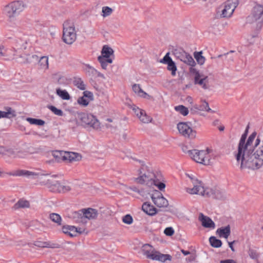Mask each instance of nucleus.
<instances>
[{
    "label": "nucleus",
    "instance_id": "1",
    "mask_svg": "<svg viewBox=\"0 0 263 263\" xmlns=\"http://www.w3.org/2000/svg\"><path fill=\"white\" fill-rule=\"evenodd\" d=\"M241 170H255L263 165V141L258 135L251 148H249L236 159Z\"/></svg>",
    "mask_w": 263,
    "mask_h": 263
},
{
    "label": "nucleus",
    "instance_id": "2",
    "mask_svg": "<svg viewBox=\"0 0 263 263\" xmlns=\"http://www.w3.org/2000/svg\"><path fill=\"white\" fill-rule=\"evenodd\" d=\"M248 135V129H246L245 133L241 135L238 145L237 150L234 153L236 159L239 160L241 155L254 143L256 140V133L253 132L247 139Z\"/></svg>",
    "mask_w": 263,
    "mask_h": 263
},
{
    "label": "nucleus",
    "instance_id": "3",
    "mask_svg": "<svg viewBox=\"0 0 263 263\" xmlns=\"http://www.w3.org/2000/svg\"><path fill=\"white\" fill-rule=\"evenodd\" d=\"M141 167L139 170V177L136 178V181L140 184H146L148 185H153L156 177L158 172H154L152 169L144 164L143 162L139 161Z\"/></svg>",
    "mask_w": 263,
    "mask_h": 263
},
{
    "label": "nucleus",
    "instance_id": "4",
    "mask_svg": "<svg viewBox=\"0 0 263 263\" xmlns=\"http://www.w3.org/2000/svg\"><path fill=\"white\" fill-rule=\"evenodd\" d=\"M143 254L147 258L153 260H158L164 262L166 260H171L172 256L169 254H163L156 251L154 248L149 244H145L142 246Z\"/></svg>",
    "mask_w": 263,
    "mask_h": 263
},
{
    "label": "nucleus",
    "instance_id": "5",
    "mask_svg": "<svg viewBox=\"0 0 263 263\" xmlns=\"http://www.w3.org/2000/svg\"><path fill=\"white\" fill-rule=\"evenodd\" d=\"M20 44L16 45L15 47H13V49L4 48L3 46H0V57H9L10 58L15 59L19 63H28V59L24 57L21 54V51L23 49H25L26 47H20Z\"/></svg>",
    "mask_w": 263,
    "mask_h": 263
},
{
    "label": "nucleus",
    "instance_id": "6",
    "mask_svg": "<svg viewBox=\"0 0 263 263\" xmlns=\"http://www.w3.org/2000/svg\"><path fill=\"white\" fill-rule=\"evenodd\" d=\"M25 7L23 2L14 1L5 6L4 13L8 17L9 21H13L15 17L24 10Z\"/></svg>",
    "mask_w": 263,
    "mask_h": 263
},
{
    "label": "nucleus",
    "instance_id": "7",
    "mask_svg": "<svg viewBox=\"0 0 263 263\" xmlns=\"http://www.w3.org/2000/svg\"><path fill=\"white\" fill-rule=\"evenodd\" d=\"M193 187H186V192L191 195H199L202 196L210 197L213 194L211 189H205L203 183L196 178H192Z\"/></svg>",
    "mask_w": 263,
    "mask_h": 263
},
{
    "label": "nucleus",
    "instance_id": "8",
    "mask_svg": "<svg viewBox=\"0 0 263 263\" xmlns=\"http://www.w3.org/2000/svg\"><path fill=\"white\" fill-rule=\"evenodd\" d=\"M52 155L57 162L62 161L72 162L80 161L82 158L81 155L78 153L62 151H53Z\"/></svg>",
    "mask_w": 263,
    "mask_h": 263
},
{
    "label": "nucleus",
    "instance_id": "9",
    "mask_svg": "<svg viewBox=\"0 0 263 263\" xmlns=\"http://www.w3.org/2000/svg\"><path fill=\"white\" fill-rule=\"evenodd\" d=\"M187 153L189 156L197 163L204 165H210L211 164V156L209 149L205 151L192 149L188 151Z\"/></svg>",
    "mask_w": 263,
    "mask_h": 263
},
{
    "label": "nucleus",
    "instance_id": "10",
    "mask_svg": "<svg viewBox=\"0 0 263 263\" xmlns=\"http://www.w3.org/2000/svg\"><path fill=\"white\" fill-rule=\"evenodd\" d=\"M77 39L75 26L73 22L67 21L63 24V40L67 44H72Z\"/></svg>",
    "mask_w": 263,
    "mask_h": 263
},
{
    "label": "nucleus",
    "instance_id": "11",
    "mask_svg": "<svg viewBox=\"0 0 263 263\" xmlns=\"http://www.w3.org/2000/svg\"><path fill=\"white\" fill-rule=\"evenodd\" d=\"M77 118L78 120L80 121L83 126H89L94 129H98L100 126L99 120L92 114L79 112L78 113Z\"/></svg>",
    "mask_w": 263,
    "mask_h": 263
},
{
    "label": "nucleus",
    "instance_id": "12",
    "mask_svg": "<svg viewBox=\"0 0 263 263\" xmlns=\"http://www.w3.org/2000/svg\"><path fill=\"white\" fill-rule=\"evenodd\" d=\"M238 5V0H228L224 3L223 7L218 13H220L221 17H230Z\"/></svg>",
    "mask_w": 263,
    "mask_h": 263
},
{
    "label": "nucleus",
    "instance_id": "13",
    "mask_svg": "<svg viewBox=\"0 0 263 263\" xmlns=\"http://www.w3.org/2000/svg\"><path fill=\"white\" fill-rule=\"evenodd\" d=\"M177 129L179 134L185 138L193 139L196 137V131L191 127L189 123H179L177 124Z\"/></svg>",
    "mask_w": 263,
    "mask_h": 263
},
{
    "label": "nucleus",
    "instance_id": "14",
    "mask_svg": "<svg viewBox=\"0 0 263 263\" xmlns=\"http://www.w3.org/2000/svg\"><path fill=\"white\" fill-rule=\"evenodd\" d=\"M175 55L181 61L191 66H194L196 64L192 57L183 50L176 51L175 53Z\"/></svg>",
    "mask_w": 263,
    "mask_h": 263
},
{
    "label": "nucleus",
    "instance_id": "15",
    "mask_svg": "<svg viewBox=\"0 0 263 263\" xmlns=\"http://www.w3.org/2000/svg\"><path fill=\"white\" fill-rule=\"evenodd\" d=\"M199 220L201 221L203 227L211 229H215V224L214 222L210 217L204 215L202 213L199 214Z\"/></svg>",
    "mask_w": 263,
    "mask_h": 263
},
{
    "label": "nucleus",
    "instance_id": "16",
    "mask_svg": "<svg viewBox=\"0 0 263 263\" xmlns=\"http://www.w3.org/2000/svg\"><path fill=\"white\" fill-rule=\"evenodd\" d=\"M78 215L81 216L82 219H94L98 215L97 211L95 209L88 208V209H83L81 211V213H77Z\"/></svg>",
    "mask_w": 263,
    "mask_h": 263
},
{
    "label": "nucleus",
    "instance_id": "17",
    "mask_svg": "<svg viewBox=\"0 0 263 263\" xmlns=\"http://www.w3.org/2000/svg\"><path fill=\"white\" fill-rule=\"evenodd\" d=\"M253 16L254 20L263 23V7L261 6L255 7L253 9Z\"/></svg>",
    "mask_w": 263,
    "mask_h": 263
},
{
    "label": "nucleus",
    "instance_id": "18",
    "mask_svg": "<svg viewBox=\"0 0 263 263\" xmlns=\"http://www.w3.org/2000/svg\"><path fill=\"white\" fill-rule=\"evenodd\" d=\"M80 229H78L72 226H64L62 228V231L64 233L70 236L71 237L76 236L78 233H81V232L79 231Z\"/></svg>",
    "mask_w": 263,
    "mask_h": 263
},
{
    "label": "nucleus",
    "instance_id": "19",
    "mask_svg": "<svg viewBox=\"0 0 263 263\" xmlns=\"http://www.w3.org/2000/svg\"><path fill=\"white\" fill-rule=\"evenodd\" d=\"M5 154L13 158H23L25 156L24 152L19 151L18 149H8L6 151Z\"/></svg>",
    "mask_w": 263,
    "mask_h": 263
},
{
    "label": "nucleus",
    "instance_id": "20",
    "mask_svg": "<svg viewBox=\"0 0 263 263\" xmlns=\"http://www.w3.org/2000/svg\"><path fill=\"white\" fill-rule=\"evenodd\" d=\"M216 233L220 237L228 238L231 233V228L229 225L224 227H221L216 230Z\"/></svg>",
    "mask_w": 263,
    "mask_h": 263
},
{
    "label": "nucleus",
    "instance_id": "21",
    "mask_svg": "<svg viewBox=\"0 0 263 263\" xmlns=\"http://www.w3.org/2000/svg\"><path fill=\"white\" fill-rule=\"evenodd\" d=\"M8 174L13 176H31L36 175V174L26 170H19L8 173Z\"/></svg>",
    "mask_w": 263,
    "mask_h": 263
},
{
    "label": "nucleus",
    "instance_id": "22",
    "mask_svg": "<svg viewBox=\"0 0 263 263\" xmlns=\"http://www.w3.org/2000/svg\"><path fill=\"white\" fill-rule=\"evenodd\" d=\"M142 209L143 212L148 215L153 216L157 213L156 208L147 202H145L142 205Z\"/></svg>",
    "mask_w": 263,
    "mask_h": 263
},
{
    "label": "nucleus",
    "instance_id": "23",
    "mask_svg": "<svg viewBox=\"0 0 263 263\" xmlns=\"http://www.w3.org/2000/svg\"><path fill=\"white\" fill-rule=\"evenodd\" d=\"M152 199L155 204L158 207H166L168 204L167 200L162 196L153 197Z\"/></svg>",
    "mask_w": 263,
    "mask_h": 263
},
{
    "label": "nucleus",
    "instance_id": "24",
    "mask_svg": "<svg viewBox=\"0 0 263 263\" xmlns=\"http://www.w3.org/2000/svg\"><path fill=\"white\" fill-rule=\"evenodd\" d=\"M194 108L201 111H205L212 113L215 112L214 110H212L209 107L208 103L204 100L201 101V104L200 105H198L197 104L195 105Z\"/></svg>",
    "mask_w": 263,
    "mask_h": 263
},
{
    "label": "nucleus",
    "instance_id": "25",
    "mask_svg": "<svg viewBox=\"0 0 263 263\" xmlns=\"http://www.w3.org/2000/svg\"><path fill=\"white\" fill-rule=\"evenodd\" d=\"M114 50L107 45H104L101 51V55L99 57L105 58H113Z\"/></svg>",
    "mask_w": 263,
    "mask_h": 263
},
{
    "label": "nucleus",
    "instance_id": "26",
    "mask_svg": "<svg viewBox=\"0 0 263 263\" xmlns=\"http://www.w3.org/2000/svg\"><path fill=\"white\" fill-rule=\"evenodd\" d=\"M162 180V177L161 174L159 172L157 173V175H156V177L155 179L154 182H153V185H155L156 186L159 190L162 191L165 189V184L161 182Z\"/></svg>",
    "mask_w": 263,
    "mask_h": 263
},
{
    "label": "nucleus",
    "instance_id": "27",
    "mask_svg": "<svg viewBox=\"0 0 263 263\" xmlns=\"http://www.w3.org/2000/svg\"><path fill=\"white\" fill-rule=\"evenodd\" d=\"M47 183L50 190L53 192H59V190L62 185V184L58 181L48 180Z\"/></svg>",
    "mask_w": 263,
    "mask_h": 263
},
{
    "label": "nucleus",
    "instance_id": "28",
    "mask_svg": "<svg viewBox=\"0 0 263 263\" xmlns=\"http://www.w3.org/2000/svg\"><path fill=\"white\" fill-rule=\"evenodd\" d=\"M133 91L138 96L146 98L148 96L147 93L144 92L141 88L139 84H135L132 86Z\"/></svg>",
    "mask_w": 263,
    "mask_h": 263
},
{
    "label": "nucleus",
    "instance_id": "29",
    "mask_svg": "<svg viewBox=\"0 0 263 263\" xmlns=\"http://www.w3.org/2000/svg\"><path fill=\"white\" fill-rule=\"evenodd\" d=\"M113 59V58H105L98 57V60L101 64L102 68L104 69H106L108 65L112 63Z\"/></svg>",
    "mask_w": 263,
    "mask_h": 263
},
{
    "label": "nucleus",
    "instance_id": "30",
    "mask_svg": "<svg viewBox=\"0 0 263 263\" xmlns=\"http://www.w3.org/2000/svg\"><path fill=\"white\" fill-rule=\"evenodd\" d=\"M39 64L40 69L45 70L48 69L49 68L48 57L46 56H43L40 58Z\"/></svg>",
    "mask_w": 263,
    "mask_h": 263
},
{
    "label": "nucleus",
    "instance_id": "31",
    "mask_svg": "<svg viewBox=\"0 0 263 263\" xmlns=\"http://www.w3.org/2000/svg\"><path fill=\"white\" fill-rule=\"evenodd\" d=\"M73 83L74 86L80 90H84L86 89V85L82 79L80 78H74L73 81Z\"/></svg>",
    "mask_w": 263,
    "mask_h": 263
},
{
    "label": "nucleus",
    "instance_id": "32",
    "mask_svg": "<svg viewBox=\"0 0 263 263\" xmlns=\"http://www.w3.org/2000/svg\"><path fill=\"white\" fill-rule=\"evenodd\" d=\"M56 93L58 96L63 100H68L70 99L69 94L66 90H62L60 88H58L56 89Z\"/></svg>",
    "mask_w": 263,
    "mask_h": 263
},
{
    "label": "nucleus",
    "instance_id": "33",
    "mask_svg": "<svg viewBox=\"0 0 263 263\" xmlns=\"http://www.w3.org/2000/svg\"><path fill=\"white\" fill-rule=\"evenodd\" d=\"M210 245L214 248H219L222 245V242L220 239H217L214 236H211L209 238Z\"/></svg>",
    "mask_w": 263,
    "mask_h": 263
},
{
    "label": "nucleus",
    "instance_id": "34",
    "mask_svg": "<svg viewBox=\"0 0 263 263\" xmlns=\"http://www.w3.org/2000/svg\"><path fill=\"white\" fill-rule=\"evenodd\" d=\"M194 58L198 63L201 65H203L205 61V59L202 55V52H196L194 53Z\"/></svg>",
    "mask_w": 263,
    "mask_h": 263
},
{
    "label": "nucleus",
    "instance_id": "35",
    "mask_svg": "<svg viewBox=\"0 0 263 263\" xmlns=\"http://www.w3.org/2000/svg\"><path fill=\"white\" fill-rule=\"evenodd\" d=\"M175 109L184 116H186L189 114L187 108L182 105L175 106Z\"/></svg>",
    "mask_w": 263,
    "mask_h": 263
},
{
    "label": "nucleus",
    "instance_id": "36",
    "mask_svg": "<svg viewBox=\"0 0 263 263\" xmlns=\"http://www.w3.org/2000/svg\"><path fill=\"white\" fill-rule=\"evenodd\" d=\"M26 120L31 124L42 126L44 125L45 121L41 119H37L32 118H27Z\"/></svg>",
    "mask_w": 263,
    "mask_h": 263
},
{
    "label": "nucleus",
    "instance_id": "37",
    "mask_svg": "<svg viewBox=\"0 0 263 263\" xmlns=\"http://www.w3.org/2000/svg\"><path fill=\"white\" fill-rule=\"evenodd\" d=\"M138 118L142 122L144 123H148L152 120V118L146 114L144 110L142 114L140 115V116H139Z\"/></svg>",
    "mask_w": 263,
    "mask_h": 263
},
{
    "label": "nucleus",
    "instance_id": "38",
    "mask_svg": "<svg viewBox=\"0 0 263 263\" xmlns=\"http://www.w3.org/2000/svg\"><path fill=\"white\" fill-rule=\"evenodd\" d=\"M84 66V70L89 76H94L97 73V70L89 64H85Z\"/></svg>",
    "mask_w": 263,
    "mask_h": 263
},
{
    "label": "nucleus",
    "instance_id": "39",
    "mask_svg": "<svg viewBox=\"0 0 263 263\" xmlns=\"http://www.w3.org/2000/svg\"><path fill=\"white\" fill-rule=\"evenodd\" d=\"M29 202L27 200L21 199L15 203L14 206L15 208H28L29 206Z\"/></svg>",
    "mask_w": 263,
    "mask_h": 263
},
{
    "label": "nucleus",
    "instance_id": "40",
    "mask_svg": "<svg viewBox=\"0 0 263 263\" xmlns=\"http://www.w3.org/2000/svg\"><path fill=\"white\" fill-rule=\"evenodd\" d=\"M112 12L113 10L111 8L108 6H104L102 7L101 15L103 17H106L109 16Z\"/></svg>",
    "mask_w": 263,
    "mask_h": 263
},
{
    "label": "nucleus",
    "instance_id": "41",
    "mask_svg": "<svg viewBox=\"0 0 263 263\" xmlns=\"http://www.w3.org/2000/svg\"><path fill=\"white\" fill-rule=\"evenodd\" d=\"M50 219L57 223L58 225L61 224L62 219L60 215L56 213H52L50 215Z\"/></svg>",
    "mask_w": 263,
    "mask_h": 263
},
{
    "label": "nucleus",
    "instance_id": "42",
    "mask_svg": "<svg viewBox=\"0 0 263 263\" xmlns=\"http://www.w3.org/2000/svg\"><path fill=\"white\" fill-rule=\"evenodd\" d=\"M167 69L170 71H171V73L172 76H174L176 75L177 67L175 65V62L173 61H171V62L167 64Z\"/></svg>",
    "mask_w": 263,
    "mask_h": 263
},
{
    "label": "nucleus",
    "instance_id": "43",
    "mask_svg": "<svg viewBox=\"0 0 263 263\" xmlns=\"http://www.w3.org/2000/svg\"><path fill=\"white\" fill-rule=\"evenodd\" d=\"M48 108L55 115L59 116H62L63 115V111L60 109H58L57 107H55L54 106H49L48 107Z\"/></svg>",
    "mask_w": 263,
    "mask_h": 263
},
{
    "label": "nucleus",
    "instance_id": "44",
    "mask_svg": "<svg viewBox=\"0 0 263 263\" xmlns=\"http://www.w3.org/2000/svg\"><path fill=\"white\" fill-rule=\"evenodd\" d=\"M122 221L127 224H130L133 222V219L130 215L127 214L123 217Z\"/></svg>",
    "mask_w": 263,
    "mask_h": 263
},
{
    "label": "nucleus",
    "instance_id": "45",
    "mask_svg": "<svg viewBox=\"0 0 263 263\" xmlns=\"http://www.w3.org/2000/svg\"><path fill=\"white\" fill-rule=\"evenodd\" d=\"M78 103L80 105L86 106L88 104L89 101L88 100V99H87L86 98L83 96L82 97H80L78 100Z\"/></svg>",
    "mask_w": 263,
    "mask_h": 263
},
{
    "label": "nucleus",
    "instance_id": "46",
    "mask_svg": "<svg viewBox=\"0 0 263 263\" xmlns=\"http://www.w3.org/2000/svg\"><path fill=\"white\" fill-rule=\"evenodd\" d=\"M132 109L138 118L139 116H140V115L142 114L144 111L143 110L140 109L139 107L134 105L132 106Z\"/></svg>",
    "mask_w": 263,
    "mask_h": 263
},
{
    "label": "nucleus",
    "instance_id": "47",
    "mask_svg": "<svg viewBox=\"0 0 263 263\" xmlns=\"http://www.w3.org/2000/svg\"><path fill=\"white\" fill-rule=\"evenodd\" d=\"M11 108H9V109L7 110V111L0 110V119L2 118H9V115L11 114Z\"/></svg>",
    "mask_w": 263,
    "mask_h": 263
},
{
    "label": "nucleus",
    "instance_id": "48",
    "mask_svg": "<svg viewBox=\"0 0 263 263\" xmlns=\"http://www.w3.org/2000/svg\"><path fill=\"white\" fill-rule=\"evenodd\" d=\"M171 61H173L171 58L169 56V53H166L163 58L161 60L160 62L164 64H168Z\"/></svg>",
    "mask_w": 263,
    "mask_h": 263
},
{
    "label": "nucleus",
    "instance_id": "49",
    "mask_svg": "<svg viewBox=\"0 0 263 263\" xmlns=\"http://www.w3.org/2000/svg\"><path fill=\"white\" fill-rule=\"evenodd\" d=\"M164 233L166 235L171 236L174 233V230L172 227H168L165 228Z\"/></svg>",
    "mask_w": 263,
    "mask_h": 263
},
{
    "label": "nucleus",
    "instance_id": "50",
    "mask_svg": "<svg viewBox=\"0 0 263 263\" xmlns=\"http://www.w3.org/2000/svg\"><path fill=\"white\" fill-rule=\"evenodd\" d=\"M248 253L250 257L252 259H257L258 257L257 253L254 250H249Z\"/></svg>",
    "mask_w": 263,
    "mask_h": 263
},
{
    "label": "nucleus",
    "instance_id": "51",
    "mask_svg": "<svg viewBox=\"0 0 263 263\" xmlns=\"http://www.w3.org/2000/svg\"><path fill=\"white\" fill-rule=\"evenodd\" d=\"M60 189L59 190V193H61V192L64 193V192H67L70 190V187L69 186L64 185L63 184H62L61 187H60Z\"/></svg>",
    "mask_w": 263,
    "mask_h": 263
},
{
    "label": "nucleus",
    "instance_id": "52",
    "mask_svg": "<svg viewBox=\"0 0 263 263\" xmlns=\"http://www.w3.org/2000/svg\"><path fill=\"white\" fill-rule=\"evenodd\" d=\"M206 78V77H204L203 78H201L200 80H199L197 81V82H195V84H198L200 85H202V87L204 88H206V86H205V84H204V80H205V79Z\"/></svg>",
    "mask_w": 263,
    "mask_h": 263
},
{
    "label": "nucleus",
    "instance_id": "53",
    "mask_svg": "<svg viewBox=\"0 0 263 263\" xmlns=\"http://www.w3.org/2000/svg\"><path fill=\"white\" fill-rule=\"evenodd\" d=\"M83 94H84L83 96L85 98H88L91 99L92 97V93L91 92H90V91H84Z\"/></svg>",
    "mask_w": 263,
    "mask_h": 263
},
{
    "label": "nucleus",
    "instance_id": "54",
    "mask_svg": "<svg viewBox=\"0 0 263 263\" xmlns=\"http://www.w3.org/2000/svg\"><path fill=\"white\" fill-rule=\"evenodd\" d=\"M200 73L198 71H195V82H197L198 80H200L201 78Z\"/></svg>",
    "mask_w": 263,
    "mask_h": 263
},
{
    "label": "nucleus",
    "instance_id": "55",
    "mask_svg": "<svg viewBox=\"0 0 263 263\" xmlns=\"http://www.w3.org/2000/svg\"><path fill=\"white\" fill-rule=\"evenodd\" d=\"M129 190L131 191H133L135 192H136L139 194H141L142 191L139 190L136 186H132L129 187Z\"/></svg>",
    "mask_w": 263,
    "mask_h": 263
},
{
    "label": "nucleus",
    "instance_id": "56",
    "mask_svg": "<svg viewBox=\"0 0 263 263\" xmlns=\"http://www.w3.org/2000/svg\"><path fill=\"white\" fill-rule=\"evenodd\" d=\"M220 263H237V262L233 259H226V260H221Z\"/></svg>",
    "mask_w": 263,
    "mask_h": 263
},
{
    "label": "nucleus",
    "instance_id": "57",
    "mask_svg": "<svg viewBox=\"0 0 263 263\" xmlns=\"http://www.w3.org/2000/svg\"><path fill=\"white\" fill-rule=\"evenodd\" d=\"M234 241H232V242H229V247L230 248L231 250L233 251V252H234L235 251V249H234V248L233 247V243H234Z\"/></svg>",
    "mask_w": 263,
    "mask_h": 263
},
{
    "label": "nucleus",
    "instance_id": "58",
    "mask_svg": "<svg viewBox=\"0 0 263 263\" xmlns=\"http://www.w3.org/2000/svg\"><path fill=\"white\" fill-rule=\"evenodd\" d=\"M36 246H38L40 247H48L47 244L46 242H41L40 244H35Z\"/></svg>",
    "mask_w": 263,
    "mask_h": 263
},
{
    "label": "nucleus",
    "instance_id": "59",
    "mask_svg": "<svg viewBox=\"0 0 263 263\" xmlns=\"http://www.w3.org/2000/svg\"><path fill=\"white\" fill-rule=\"evenodd\" d=\"M94 77H99L103 78L104 75L103 74H102L101 73H100V72H99L98 70H97V73H96L95 74Z\"/></svg>",
    "mask_w": 263,
    "mask_h": 263
},
{
    "label": "nucleus",
    "instance_id": "60",
    "mask_svg": "<svg viewBox=\"0 0 263 263\" xmlns=\"http://www.w3.org/2000/svg\"><path fill=\"white\" fill-rule=\"evenodd\" d=\"M181 252L184 255H187L190 254V252L184 250H181Z\"/></svg>",
    "mask_w": 263,
    "mask_h": 263
},
{
    "label": "nucleus",
    "instance_id": "61",
    "mask_svg": "<svg viewBox=\"0 0 263 263\" xmlns=\"http://www.w3.org/2000/svg\"><path fill=\"white\" fill-rule=\"evenodd\" d=\"M31 58H32V59H35L36 61H37V60H38L39 59H40L39 57L37 55H35V54H33V55H31Z\"/></svg>",
    "mask_w": 263,
    "mask_h": 263
},
{
    "label": "nucleus",
    "instance_id": "62",
    "mask_svg": "<svg viewBox=\"0 0 263 263\" xmlns=\"http://www.w3.org/2000/svg\"><path fill=\"white\" fill-rule=\"evenodd\" d=\"M187 147H186V146H183V147H182V150H183V151L185 153L188 154V153H187V151H188L189 150H187Z\"/></svg>",
    "mask_w": 263,
    "mask_h": 263
},
{
    "label": "nucleus",
    "instance_id": "63",
    "mask_svg": "<svg viewBox=\"0 0 263 263\" xmlns=\"http://www.w3.org/2000/svg\"><path fill=\"white\" fill-rule=\"evenodd\" d=\"M4 150V147L2 146H0V153H2Z\"/></svg>",
    "mask_w": 263,
    "mask_h": 263
},
{
    "label": "nucleus",
    "instance_id": "64",
    "mask_svg": "<svg viewBox=\"0 0 263 263\" xmlns=\"http://www.w3.org/2000/svg\"><path fill=\"white\" fill-rule=\"evenodd\" d=\"M188 176L191 179V180L192 181V178H196L195 176H194L193 175H188Z\"/></svg>",
    "mask_w": 263,
    "mask_h": 263
}]
</instances>
